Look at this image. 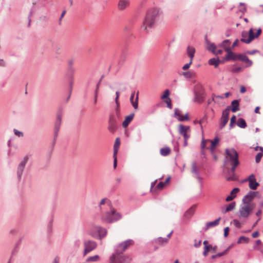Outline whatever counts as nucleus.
<instances>
[{"mask_svg":"<svg viewBox=\"0 0 263 263\" xmlns=\"http://www.w3.org/2000/svg\"><path fill=\"white\" fill-rule=\"evenodd\" d=\"M226 153L229 159H225L224 166L227 168L228 173L230 175V177H227V180H234L236 167L239 164L238 154L234 148H227Z\"/></svg>","mask_w":263,"mask_h":263,"instance_id":"obj_1","label":"nucleus"},{"mask_svg":"<svg viewBox=\"0 0 263 263\" xmlns=\"http://www.w3.org/2000/svg\"><path fill=\"white\" fill-rule=\"evenodd\" d=\"M159 15V10L153 9L149 10L143 21L142 28L144 30L148 31L155 24Z\"/></svg>","mask_w":263,"mask_h":263,"instance_id":"obj_2","label":"nucleus"},{"mask_svg":"<svg viewBox=\"0 0 263 263\" xmlns=\"http://www.w3.org/2000/svg\"><path fill=\"white\" fill-rule=\"evenodd\" d=\"M122 218V215L120 213L117 212L116 210L110 207V212H106L102 214L101 216V219L103 222L110 223L120 220Z\"/></svg>","mask_w":263,"mask_h":263,"instance_id":"obj_3","label":"nucleus"},{"mask_svg":"<svg viewBox=\"0 0 263 263\" xmlns=\"http://www.w3.org/2000/svg\"><path fill=\"white\" fill-rule=\"evenodd\" d=\"M261 33V29L259 28L256 34H254V30L252 28L250 29L249 32L243 31L241 33V41L243 43L249 44L255 38L258 37Z\"/></svg>","mask_w":263,"mask_h":263,"instance_id":"obj_4","label":"nucleus"},{"mask_svg":"<svg viewBox=\"0 0 263 263\" xmlns=\"http://www.w3.org/2000/svg\"><path fill=\"white\" fill-rule=\"evenodd\" d=\"M107 233L106 229L98 226L94 228V230L91 232L90 235L93 238L101 240L106 236Z\"/></svg>","mask_w":263,"mask_h":263,"instance_id":"obj_5","label":"nucleus"},{"mask_svg":"<svg viewBox=\"0 0 263 263\" xmlns=\"http://www.w3.org/2000/svg\"><path fill=\"white\" fill-rule=\"evenodd\" d=\"M130 259L122 254V253H118L116 251L115 254H113L110 257V263H129Z\"/></svg>","mask_w":263,"mask_h":263,"instance_id":"obj_6","label":"nucleus"},{"mask_svg":"<svg viewBox=\"0 0 263 263\" xmlns=\"http://www.w3.org/2000/svg\"><path fill=\"white\" fill-rule=\"evenodd\" d=\"M134 241L133 239H127L120 243L117 247L116 251L118 253H123L126 249L130 246H133Z\"/></svg>","mask_w":263,"mask_h":263,"instance_id":"obj_7","label":"nucleus"},{"mask_svg":"<svg viewBox=\"0 0 263 263\" xmlns=\"http://www.w3.org/2000/svg\"><path fill=\"white\" fill-rule=\"evenodd\" d=\"M29 159L28 156H25L23 159L18 164L17 167V177L19 181L21 180L22 176L24 171L26 164Z\"/></svg>","mask_w":263,"mask_h":263,"instance_id":"obj_8","label":"nucleus"},{"mask_svg":"<svg viewBox=\"0 0 263 263\" xmlns=\"http://www.w3.org/2000/svg\"><path fill=\"white\" fill-rule=\"evenodd\" d=\"M84 245L85 247L84 251V255L92 251L97 247V243L90 240H85L84 242Z\"/></svg>","mask_w":263,"mask_h":263,"instance_id":"obj_9","label":"nucleus"},{"mask_svg":"<svg viewBox=\"0 0 263 263\" xmlns=\"http://www.w3.org/2000/svg\"><path fill=\"white\" fill-rule=\"evenodd\" d=\"M251 214V209L248 204L241 206L239 210V217L248 218Z\"/></svg>","mask_w":263,"mask_h":263,"instance_id":"obj_10","label":"nucleus"},{"mask_svg":"<svg viewBox=\"0 0 263 263\" xmlns=\"http://www.w3.org/2000/svg\"><path fill=\"white\" fill-rule=\"evenodd\" d=\"M207 120H208L207 116H204L199 120H195L194 121V123L196 125H197V126L200 127V128L198 129V130L203 131L204 130L206 129L205 127L207 125Z\"/></svg>","mask_w":263,"mask_h":263,"instance_id":"obj_11","label":"nucleus"},{"mask_svg":"<svg viewBox=\"0 0 263 263\" xmlns=\"http://www.w3.org/2000/svg\"><path fill=\"white\" fill-rule=\"evenodd\" d=\"M174 111V116L179 121H183L189 119L187 114L182 115L180 109L175 108Z\"/></svg>","mask_w":263,"mask_h":263,"instance_id":"obj_12","label":"nucleus"},{"mask_svg":"<svg viewBox=\"0 0 263 263\" xmlns=\"http://www.w3.org/2000/svg\"><path fill=\"white\" fill-rule=\"evenodd\" d=\"M207 48L208 50L211 51L213 53L216 54H221L223 51L221 49H217L215 45L213 43H211L209 41H206Z\"/></svg>","mask_w":263,"mask_h":263,"instance_id":"obj_13","label":"nucleus"},{"mask_svg":"<svg viewBox=\"0 0 263 263\" xmlns=\"http://www.w3.org/2000/svg\"><path fill=\"white\" fill-rule=\"evenodd\" d=\"M229 110L225 109L222 112V117L221 118L220 126L223 127L227 123L229 120Z\"/></svg>","mask_w":263,"mask_h":263,"instance_id":"obj_14","label":"nucleus"},{"mask_svg":"<svg viewBox=\"0 0 263 263\" xmlns=\"http://www.w3.org/2000/svg\"><path fill=\"white\" fill-rule=\"evenodd\" d=\"M221 218L219 217L213 221L208 222L206 223L205 226L203 228L204 231H206L209 228L214 227L219 224Z\"/></svg>","mask_w":263,"mask_h":263,"instance_id":"obj_15","label":"nucleus"},{"mask_svg":"<svg viewBox=\"0 0 263 263\" xmlns=\"http://www.w3.org/2000/svg\"><path fill=\"white\" fill-rule=\"evenodd\" d=\"M227 54L226 57V60L229 61L231 60H236L238 59V54H236L234 52H232L230 48H227L226 51Z\"/></svg>","mask_w":263,"mask_h":263,"instance_id":"obj_16","label":"nucleus"},{"mask_svg":"<svg viewBox=\"0 0 263 263\" xmlns=\"http://www.w3.org/2000/svg\"><path fill=\"white\" fill-rule=\"evenodd\" d=\"M129 5V2L128 0H120L118 8L120 10H124L128 7Z\"/></svg>","mask_w":263,"mask_h":263,"instance_id":"obj_17","label":"nucleus"},{"mask_svg":"<svg viewBox=\"0 0 263 263\" xmlns=\"http://www.w3.org/2000/svg\"><path fill=\"white\" fill-rule=\"evenodd\" d=\"M153 242L156 244H158L163 246L168 242V238L159 237L157 238L154 239Z\"/></svg>","mask_w":263,"mask_h":263,"instance_id":"obj_18","label":"nucleus"},{"mask_svg":"<svg viewBox=\"0 0 263 263\" xmlns=\"http://www.w3.org/2000/svg\"><path fill=\"white\" fill-rule=\"evenodd\" d=\"M239 191V189L237 187H235L234 189H233L231 193H230V195H229L226 198V200L227 201H232L233 199H234L236 197V194L237 193H238Z\"/></svg>","mask_w":263,"mask_h":263,"instance_id":"obj_19","label":"nucleus"},{"mask_svg":"<svg viewBox=\"0 0 263 263\" xmlns=\"http://www.w3.org/2000/svg\"><path fill=\"white\" fill-rule=\"evenodd\" d=\"M135 92H133L130 98V101L135 109H137L138 106V93H137L135 100L134 101Z\"/></svg>","mask_w":263,"mask_h":263,"instance_id":"obj_20","label":"nucleus"},{"mask_svg":"<svg viewBox=\"0 0 263 263\" xmlns=\"http://www.w3.org/2000/svg\"><path fill=\"white\" fill-rule=\"evenodd\" d=\"M254 198L253 197V195L251 194H250V191L248 192V193L245 195L242 200V202L245 204H249L251 201H252Z\"/></svg>","mask_w":263,"mask_h":263,"instance_id":"obj_21","label":"nucleus"},{"mask_svg":"<svg viewBox=\"0 0 263 263\" xmlns=\"http://www.w3.org/2000/svg\"><path fill=\"white\" fill-rule=\"evenodd\" d=\"M237 58L238 59L245 62L248 66H250L252 64V62L245 54H238Z\"/></svg>","mask_w":263,"mask_h":263,"instance_id":"obj_22","label":"nucleus"},{"mask_svg":"<svg viewBox=\"0 0 263 263\" xmlns=\"http://www.w3.org/2000/svg\"><path fill=\"white\" fill-rule=\"evenodd\" d=\"M134 117V114H132L127 116H126L125 118V120L122 123V126L124 127H127L129 123L133 120Z\"/></svg>","mask_w":263,"mask_h":263,"instance_id":"obj_23","label":"nucleus"},{"mask_svg":"<svg viewBox=\"0 0 263 263\" xmlns=\"http://www.w3.org/2000/svg\"><path fill=\"white\" fill-rule=\"evenodd\" d=\"M232 245H231L229 246L225 250H224L223 252H221L219 253H217L215 255H213L211 256V258L212 259H215L217 257H219L222 256H223L227 254V253L229 252V251L230 250V249L232 248Z\"/></svg>","mask_w":263,"mask_h":263,"instance_id":"obj_24","label":"nucleus"},{"mask_svg":"<svg viewBox=\"0 0 263 263\" xmlns=\"http://www.w3.org/2000/svg\"><path fill=\"white\" fill-rule=\"evenodd\" d=\"M23 136V133H14L13 136L8 141V145L10 146V143L11 141L15 140L17 138H20Z\"/></svg>","mask_w":263,"mask_h":263,"instance_id":"obj_25","label":"nucleus"},{"mask_svg":"<svg viewBox=\"0 0 263 263\" xmlns=\"http://www.w3.org/2000/svg\"><path fill=\"white\" fill-rule=\"evenodd\" d=\"M239 101L238 100H235L233 101L231 103L232 111L233 112H235L239 110Z\"/></svg>","mask_w":263,"mask_h":263,"instance_id":"obj_26","label":"nucleus"},{"mask_svg":"<svg viewBox=\"0 0 263 263\" xmlns=\"http://www.w3.org/2000/svg\"><path fill=\"white\" fill-rule=\"evenodd\" d=\"M195 52V49L193 47L188 46L187 48V54L190 57V59L193 60L194 54Z\"/></svg>","mask_w":263,"mask_h":263,"instance_id":"obj_27","label":"nucleus"},{"mask_svg":"<svg viewBox=\"0 0 263 263\" xmlns=\"http://www.w3.org/2000/svg\"><path fill=\"white\" fill-rule=\"evenodd\" d=\"M236 206L235 202L230 203L225 209L222 210V213L225 214L229 211L233 210Z\"/></svg>","mask_w":263,"mask_h":263,"instance_id":"obj_28","label":"nucleus"},{"mask_svg":"<svg viewBox=\"0 0 263 263\" xmlns=\"http://www.w3.org/2000/svg\"><path fill=\"white\" fill-rule=\"evenodd\" d=\"M120 144V139L119 138H117L114 145V155H117L118 149Z\"/></svg>","mask_w":263,"mask_h":263,"instance_id":"obj_29","label":"nucleus"},{"mask_svg":"<svg viewBox=\"0 0 263 263\" xmlns=\"http://www.w3.org/2000/svg\"><path fill=\"white\" fill-rule=\"evenodd\" d=\"M194 212V208L191 207L184 213V217L186 219L190 218L193 216Z\"/></svg>","mask_w":263,"mask_h":263,"instance_id":"obj_30","label":"nucleus"},{"mask_svg":"<svg viewBox=\"0 0 263 263\" xmlns=\"http://www.w3.org/2000/svg\"><path fill=\"white\" fill-rule=\"evenodd\" d=\"M220 63V61L218 59L213 58L209 60V64L211 65H214L217 67Z\"/></svg>","mask_w":263,"mask_h":263,"instance_id":"obj_31","label":"nucleus"},{"mask_svg":"<svg viewBox=\"0 0 263 263\" xmlns=\"http://www.w3.org/2000/svg\"><path fill=\"white\" fill-rule=\"evenodd\" d=\"M100 257L98 255H96L92 256H89L87 257L86 260L85 262H97L99 260Z\"/></svg>","mask_w":263,"mask_h":263,"instance_id":"obj_32","label":"nucleus"},{"mask_svg":"<svg viewBox=\"0 0 263 263\" xmlns=\"http://www.w3.org/2000/svg\"><path fill=\"white\" fill-rule=\"evenodd\" d=\"M219 141V139L217 137H216L213 140H212L211 141V144L210 149L212 152H213L214 150L215 147L218 143Z\"/></svg>","mask_w":263,"mask_h":263,"instance_id":"obj_33","label":"nucleus"},{"mask_svg":"<svg viewBox=\"0 0 263 263\" xmlns=\"http://www.w3.org/2000/svg\"><path fill=\"white\" fill-rule=\"evenodd\" d=\"M259 185L258 182H257L256 179H254L253 181L249 182V186L250 189L255 190L257 189V187Z\"/></svg>","mask_w":263,"mask_h":263,"instance_id":"obj_34","label":"nucleus"},{"mask_svg":"<svg viewBox=\"0 0 263 263\" xmlns=\"http://www.w3.org/2000/svg\"><path fill=\"white\" fill-rule=\"evenodd\" d=\"M237 126L240 128H245L247 126V124L245 120L242 118H239L236 123Z\"/></svg>","mask_w":263,"mask_h":263,"instance_id":"obj_35","label":"nucleus"},{"mask_svg":"<svg viewBox=\"0 0 263 263\" xmlns=\"http://www.w3.org/2000/svg\"><path fill=\"white\" fill-rule=\"evenodd\" d=\"M191 172L193 174H195V177L200 175L198 169L196 165V163L195 162L193 163L192 164Z\"/></svg>","mask_w":263,"mask_h":263,"instance_id":"obj_36","label":"nucleus"},{"mask_svg":"<svg viewBox=\"0 0 263 263\" xmlns=\"http://www.w3.org/2000/svg\"><path fill=\"white\" fill-rule=\"evenodd\" d=\"M170 152H171V149L168 147L162 148L160 149V154L162 156H166L170 154Z\"/></svg>","mask_w":263,"mask_h":263,"instance_id":"obj_37","label":"nucleus"},{"mask_svg":"<svg viewBox=\"0 0 263 263\" xmlns=\"http://www.w3.org/2000/svg\"><path fill=\"white\" fill-rule=\"evenodd\" d=\"M249 240V238L248 237L242 236H240L238 238L237 243L238 244L241 243L242 242H243V243H248Z\"/></svg>","mask_w":263,"mask_h":263,"instance_id":"obj_38","label":"nucleus"},{"mask_svg":"<svg viewBox=\"0 0 263 263\" xmlns=\"http://www.w3.org/2000/svg\"><path fill=\"white\" fill-rule=\"evenodd\" d=\"M190 130V126L187 125H183L182 124H179L178 126L179 132H187Z\"/></svg>","mask_w":263,"mask_h":263,"instance_id":"obj_39","label":"nucleus"},{"mask_svg":"<svg viewBox=\"0 0 263 263\" xmlns=\"http://www.w3.org/2000/svg\"><path fill=\"white\" fill-rule=\"evenodd\" d=\"M105 202L108 203V204H109L111 206H111V203L110 201V200H108V199H107V198H104L102 199L100 201V203H99V209H100V210H101V209H102L101 205H103V204H104Z\"/></svg>","mask_w":263,"mask_h":263,"instance_id":"obj_40","label":"nucleus"},{"mask_svg":"<svg viewBox=\"0 0 263 263\" xmlns=\"http://www.w3.org/2000/svg\"><path fill=\"white\" fill-rule=\"evenodd\" d=\"M57 118H58V122L55 124V129L57 130H59L60 122H61V121L62 119L61 115L58 114V115L57 116Z\"/></svg>","mask_w":263,"mask_h":263,"instance_id":"obj_41","label":"nucleus"},{"mask_svg":"<svg viewBox=\"0 0 263 263\" xmlns=\"http://www.w3.org/2000/svg\"><path fill=\"white\" fill-rule=\"evenodd\" d=\"M230 45L229 41L228 40H224L220 45V46L222 47L226 51L227 48H229V46Z\"/></svg>","mask_w":263,"mask_h":263,"instance_id":"obj_42","label":"nucleus"},{"mask_svg":"<svg viewBox=\"0 0 263 263\" xmlns=\"http://www.w3.org/2000/svg\"><path fill=\"white\" fill-rule=\"evenodd\" d=\"M209 139L205 140L204 138L203 135H202V141L201 142V148L202 150H203L205 148V143L206 141H209Z\"/></svg>","mask_w":263,"mask_h":263,"instance_id":"obj_43","label":"nucleus"},{"mask_svg":"<svg viewBox=\"0 0 263 263\" xmlns=\"http://www.w3.org/2000/svg\"><path fill=\"white\" fill-rule=\"evenodd\" d=\"M223 97L222 96H212V101H213L215 103H218L219 99H222Z\"/></svg>","mask_w":263,"mask_h":263,"instance_id":"obj_44","label":"nucleus"},{"mask_svg":"<svg viewBox=\"0 0 263 263\" xmlns=\"http://www.w3.org/2000/svg\"><path fill=\"white\" fill-rule=\"evenodd\" d=\"M262 153H258L255 156V161L256 163H259L260 161L261 158L262 157Z\"/></svg>","mask_w":263,"mask_h":263,"instance_id":"obj_45","label":"nucleus"},{"mask_svg":"<svg viewBox=\"0 0 263 263\" xmlns=\"http://www.w3.org/2000/svg\"><path fill=\"white\" fill-rule=\"evenodd\" d=\"M233 224H234V226L236 228H237L238 229L241 228V224L240 223V222H239V221L238 220L235 219L233 220Z\"/></svg>","mask_w":263,"mask_h":263,"instance_id":"obj_46","label":"nucleus"},{"mask_svg":"<svg viewBox=\"0 0 263 263\" xmlns=\"http://www.w3.org/2000/svg\"><path fill=\"white\" fill-rule=\"evenodd\" d=\"M195 73L193 72L187 71L183 73V75L186 78H192L195 76Z\"/></svg>","mask_w":263,"mask_h":263,"instance_id":"obj_47","label":"nucleus"},{"mask_svg":"<svg viewBox=\"0 0 263 263\" xmlns=\"http://www.w3.org/2000/svg\"><path fill=\"white\" fill-rule=\"evenodd\" d=\"M170 95V91L168 89H166L164 91V94L161 96V98L162 99H167L168 98V96Z\"/></svg>","mask_w":263,"mask_h":263,"instance_id":"obj_48","label":"nucleus"},{"mask_svg":"<svg viewBox=\"0 0 263 263\" xmlns=\"http://www.w3.org/2000/svg\"><path fill=\"white\" fill-rule=\"evenodd\" d=\"M253 249L258 250L262 254H263V244L259 247H257L256 245H254Z\"/></svg>","mask_w":263,"mask_h":263,"instance_id":"obj_49","label":"nucleus"},{"mask_svg":"<svg viewBox=\"0 0 263 263\" xmlns=\"http://www.w3.org/2000/svg\"><path fill=\"white\" fill-rule=\"evenodd\" d=\"M254 179H256L255 178V176L254 174H252L250 175L247 179H246L245 181H249V182L254 180Z\"/></svg>","mask_w":263,"mask_h":263,"instance_id":"obj_50","label":"nucleus"},{"mask_svg":"<svg viewBox=\"0 0 263 263\" xmlns=\"http://www.w3.org/2000/svg\"><path fill=\"white\" fill-rule=\"evenodd\" d=\"M165 186V185L163 183V182L161 181L158 183V184L156 186V189H159V190H162L164 188Z\"/></svg>","mask_w":263,"mask_h":263,"instance_id":"obj_51","label":"nucleus"},{"mask_svg":"<svg viewBox=\"0 0 263 263\" xmlns=\"http://www.w3.org/2000/svg\"><path fill=\"white\" fill-rule=\"evenodd\" d=\"M192 62H193V60H192V59H190L189 63L185 64L183 66L182 69L183 70L187 69L190 67V65L192 64Z\"/></svg>","mask_w":263,"mask_h":263,"instance_id":"obj_52","label":"nucleus"},{"mask_svg":"<svg viewBox=\"0 0 263 263\" xmlns=\"http://www.w3.org/2000/svg\"><path fill=\"white\" fill-rule=\"evenodd\" d=\"M116 99H115V102H116V103L117 104V107H119V103L118 100H119V96H120L119 92V91H116Z\"/></svg>","mask_w":263,"mask_h":263,"instance_id":"obj_53","label":"nucleus"},{"mask_svg":"<svg viewBox=\"0 0 263 263\" xmlns=\"http://www.w3.org/2000/svg\"><path fill=\"white\" fill-rule=\"evenodd\" d=\"M165 102L167 104V106L171 109L172 108V105L171 103V100L170 98H167L165 100Z\"/></svg>","mask_w":263,"mask_h":263,"instance_id":"obj_54","label":"nucleus"},{"mask_svg":"<svg viewBox=\"0 0 263 263\" xmlns=\"http://www.w3.org/2000/svg\"><path fill=\"white\" fill-rule=\"evenodd\" d=\"M229 230L230 229L228 227H227L224 229L223 236L224 237H227L228 236L229 234Z\"/></svg>","mask_w":263,"mask_h":263,"instance_id":"obj_55","label":"nucleus"},{"mask_svg":"<svg viewBox=\"0 0 263 263\" xmlns=\"http://www.w3.org/2000/svg\"><path fill=\"white\" fill-rule=\"evenodd\" d=\"M235 122H236V117H235V116L234 115L231 118L230 125L231 126H232L233 124L235 123Z\"/></svg>","mask_w":263,"mask_h":263,"instance_id":"obj_56","label":"nucleus"},{"mask_svg":"<svg viewBox=\"0 0 263 263\" xmlns=\"http://www.w3.org/2000/svg\"><path fill=\"white\" fill-rule=\"evenodd\" d=\"M181 134H182L184 137V139L187 140L188 138L190 137L189 133H180Z\"/></svg>","mask_w":263,"mask_h":263,"instance_id":"obj_57","label":"nucleus"},{"mask_svg":"<svg viewBox=\"0 0 263 263\" xmlns=\"http://www.w3.org/2000/svg\"><path fill=\"white\" fill-rule=\"evenodd\" d=\"M201 240H200L198 242H197L196 240H195V243L194 245V247L195 248H198L201 246Z\"/></svg>","mask_w":263,"mask_h":263,"instance_id":"obj_58","label":"nucleus"},{"mask_svg":"<svg viewBox=\"0 0 263 263\" xmlns=\"http://www.w3.org/2000/svg\"><path fill=\"white\" fill-rule=\"evenodd\" d=\"M196 178L197 179V180L198 181V182H199V183L200 184L201 187H202V178L200 176V175L196 176Z\"/></svg>","mask_w":263,"mask_h":263,"instance_id":"obj_59","label":"nucleus"},{"mask_svg":"<svg viewBox=\"0 0 263 263\" xmlns=\"http://www.w3.org/2000/svg\"><path fill=\"white\" fill-rule=\"evenodd\" d=\"M113 157H114V167L116 168V166H117V155H113Z\"/></svg>","mask_w":263,"mask_h":263,"instance_id":"obj_60","label":"nucleus"},{"mask_svg":"<svg viewBox=\"0 0 263 263\" xmlns=\"http://www.w3.org/2000/svg\"><path fill=\"white\" fill-rule=\"evenodd\" d=\"M60 257L58 256H56L54 258L52 263H60Z\"/></svg>","mask_w":263,"mask_h":263,"instance_id":"obj_61","label":"nucleus"},{"mask_svg":"<svg viewBox=\"0 0 263 263\" xmlns=\"http://www.w3.org/2000/svg\"><path fill=\"white\" fill-rule=\"evenodd\" d=\"M208 248L207 247H204V251L203 252V255L204 256H206L209 252Z\"/></svg>","mask_w":263,"mask_h":263,"instance_id":"obj_62","label":"nucleus"},{"mask_svg":"<svg viewBox=\"0 0 263 263\" xmlns=\"http://www.w3.org/2000/svg\"><path fill=\"white\" fill-rule=\"evenodd\" d=\"M250 194H251L253 195V197L255 198V197L259 195V192L257 191H250Z\"/></svg>","mask_w":263,"mask_h":263,"instance_id":"obj_63","label":"nucleus"},{"mask_svg":"<svg viewBox=\"0 0 263 263\" xmlns=\"http://www.w3.org/2000/svg\"><path fill=\"white\" fill-rule=\"evenodd\" d=\"M259 232L258 231H255L252 233V236L253 238H256L257 237L259 236Z\"/></svg>","mask_w":263,"mask_h":263,"instance_id":"obj_64","label":"nucleus"}]
</instances>
